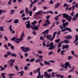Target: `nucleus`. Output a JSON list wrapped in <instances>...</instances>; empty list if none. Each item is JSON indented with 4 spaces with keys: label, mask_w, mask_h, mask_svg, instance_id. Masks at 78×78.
<instances>
[{
    "label": "nucleus",
    "mask_w": 78,
    "mask_h": 78,
    "mask_svg": "<svg viewBox=\"0 0 78 78\" xmlns=\"http://www.w3.org/2000/svg\"><path fill=\"white\" fill-rule=\"evenodd\" d=\"M50 12V11H48L46 12H42L41 11H39L38 12H36V13L34 14V17L36 19H38L39 17V15H41V14H48Z\"/></svg>",
    "instance_id": "f257e3e1"
},
{
    "label": "nucleus",
    "mask_w": 78,
    "mask_h": 78,
    "mask_svg": "<svg viewBox=\"0 0 78 78\" xmlns=\"http://www.w3.org/2000/svg\"><path fill=\"white\" fill-rule=\"evenodd\" d=\"M63 17H65V19H66L69 22H70L71 21V20H72V16H69V15L66 13H64L63 14Z\"/></svg>",
    "instance_id": "f03ea898"
},
{
    "label": "nucleus",
    "mask_w": 78,
    "mask_h": 78,
    "mask_svg": "<svg viewBox=\"0 0 78 78\" xmlns=\"http://www.w3.org/2000/svg\"><path fill=\"white\" fill-rule=\"evenodd\" d=\"M45 42H46V41H43V45L44 47H50L49 48H48L49 50H52V46H51V44H52V42H51L50 43V44H46L45 45Z\"/></svg>",
    "instance_id": "7ed1b4c3"
},
{
    "label": "nucleus",
    "mask_w": 78,
    "mask_h": 78,
    "mask_svg": "<svg viewBox=\"0 0 78 78\" xmlns=\"http://www.w3.org/2000/svg\"><path fill=\"white\" fill-rule=\"evenodd\" d=\"M24 36V32H23L21 34V37L20 38H16V41H15L16 43V44H19V41H22V38Z\"/></svg>",
    "instance_id": "20e7f679"
},
{
    "label": "nucleus",
    "mask_w": 78,
    "mask_h": 78,
    "mask_svg": "<svg viewBox=\"0 0 78 78\" xmlns=\"http://www.w3.org/2000/svg\"><path fill=\"white\" fill-rule=\"evenodd\" d=\"M40 70H41V68H38L36 70L38 72V76L37 78H42L44 76L43 74H42L41 76V74L40 72Z\"/></svg>",
    "instance_id": "39448f33"
},
{
    "label": "nucleus",
    "mask_w": 78,
    "mask_h": 78,
    "mask_svg": "<svg viewBox=\"0 0 78 78\" xmlns=\"http://www.w3.org/2000/svg\"><path fill=\"white\" fill-rule=\"evenodd\" d=\"M62 25L63 27H60V29H62V28H66V27H67V26L69 25V22H66V23H63Z\"/></svg>",
    "instance_id": "423d86ee"
},
{
    "label": "nucleus",
    "mask_w": 78,
    "mask_h": 78,
    "mask_svg": "<svg viewBox=\"0 0 78 78\" xmlns=\"http://www.w3.org/2000/svg\"><path fill=\"white\" fill-rule=\"evenodd\" d=\"M44 75L45 77H46V78H51V76L50 75V73L48 74V73H47V72H44Z\"/></svg>",
    "instance_id": "0eeeda50"
},
{
    "label": "nucleus",
    "mask_w": 78,
    "mask_h": 78,
    "mask_svg": "<svg viewBox=\"0 0 78 78\" xmlns=\"http://www.w3.org/2000/svg\"><path fill=\"white\" fill-rule=\"evenodd\" d=\"M56 34H57V31H56L53 33V36L51 39H49V41H51V42H53V39L55 37V36Z\"/></svg>",
    "instance_id": "6e6552de"
},
{
    "label": "nucleus",
    "mask_w": 78,
    "mask_h": 78,
    "mask_svg": "<svg viewBox=\"0 0 78 78\" xmlns=\"http://www.w3.org/2000/svg\"><path fill=\"white\" fill-rule=\"evenodd\" d=\"M65 66L67 68V69L68 67V66H69V69H70V68H71L70 64V63H69V62H66L65 63Z\"/></svg>",
    "instance_id": "1a4fd4ad"
},
{
    "label": "nucleus",
    "mask_w": 78,
    "mask_h": 78,
    "mask_svg": "<svg viewBox=\"0 0 78 78\" xmlns=\"http://www.w3.org/2000/svg\"><path fill=\"white\" fill-rule=\"evenodd\" d=\"M70 6L69 5H67V4L65 3L64 4L63 7L65 8L66 6V8L65 9L66 11H67V10H68L69 9V7Z\"/></svg>",
    "instance_id": "9d476101"
},
{
    "label": "nucleus",
    "mask_w": 78,
    "mask_h": 78,
    "mask_svg": "<svg viewBox=\"0 0 78 78\" xmlns=\"http://www.w3.org/2000/svg\"><path fill=\"white\" fill-rule=\"evenodd\" d=\"M12 27V25H10L9 27V30H10V33H11L12 31V34H15V31L13 30L12 31V29H11V28Z\"/></svg>",
    "instance_id": "9b49d317"
},
{
    "label": "nucleus",
    "mask_w": 78,
    "mask_h": 78,
    "mask_svg": "<svg viewBox=\"0 0 78 78\" xmlns=\"http://www.w3.org/2000/svg\"><path fill=\"white\" fill-rule=\"evenodd\" d=\"M60 5V2H57L55 6V9H56V8H58V7H59Z\"/></svg>",
    "instance_id": "f8f14e48"
},
{
    "label": "nucleus",
    "mask_w": 78,
    "mask_h": 78,
    "mask_svg": "<svg viewBox=\"0 0 78 78\" xmlns=\"http://www.w3.org/2000/svg\"><path fill=\"white\" fill-rule=\"evenodd\" d=\"M51 45L52 46V48H51L52 50H53V49H54L55 48H56V44H55L54 46V44L52 42V44H51Z\"/></svg>",
    "instance_id": "ddd939ff"
},
{
    "label": "nucleus",
    "mask_w": 78,
    "mask_h": 78,
    "mask_svg": "<svg viewBox=\"0 0 78 78\" xmlns=\"http://www.w3.org/2000/svg\"><path fill=\"white\" fill-rule=\"evenodd\" d=\"M69 46L68 44H66L65 45H63L62 50H64L65 48H69Z\"/></svg>",
    "instance_id": "4468645a"
},
{
    "label": "nucleus",
    "mask_w": 78,
    "mask_h": 78,
    "mask_svg": "<svg viewBox=\"0 0 78 78\" xmlns=\"http://www.w3.org/2000/svg\"><path fill=\"white\" fill-rule=\"evenodd\" d=\"M62 43H65V44H67L69 43V41L66 39L64 41H62Z\"/></svg>",
    "instance_id": "2eb2a0df"
},
{
    "label": "nucleus",
    "mask_w": 78,
    "mask_h": 78,
    "mask_svg": "<svg viewBox=\"0 0 78 78\" xmlns=\"http://www.w3.org/2000/svg\"><path fill=\"white\" fill-rule=\"evenodd\" d=\"M65 38H66L67 40H68V39H72V36H70V35H68V36L66 37Z\"/></svg>",
    "instance_id": "dca6fc26"
},
{
    "label": "nucleus",
    "mask_w": 78,
    "mask_h": 78,
    "mask_svg": "<svg viewBox=\"0 0 78 78\" xmlns=\"http://www.w3.org/2000/svg\"><path fill=\"white\" fill-rule=\"evenodd\" d=\"M75 40L74 42V44L76 43V41H78V35H76L75 36Z\"/></svg>",
    "instance_id": "f3484780"
},
{
    "label": "nucleus",
    "mask_w": 78,
    "mask_h": 78,
    "mask_svg": "<svg viewBox=\"0 0 78 78\" xmlns=\"http://www.w3.org/2000/svg\"><path fill=\"white\" fill-rule=\"evenodd\" d=\"M62 42V41H61L58 43V45H57L58 48H60V47L62 46V44H63V43Z\"/></svg>",
    "instance_id": "a211bd4d"
},
{
    "label": "nucleus",
    "mask_w": 78,
    "mask_h": 78,
    "mask_svg": "<svg viewBox=\"0 0 78 78\" xmlns=\"http://www.w3.org/2000/svg\"><path fill=\"white\" fill-rule=\"evenodd\" d=\"M24 73V71H21L19 72L17 74H20V73H21V74L20 75V76H23V73Z\"/></svg>",
    "instance_id": "6ab92c4d"
},
{
    "label": "nucleus",
    "mask_w": 78,
    "mask_h": 78,
    "mask_svg": "<svg viewBox=\"0 0 78 78\" xmlns=\"http://www.w3.org/2000/svg\"><path fill=\"white\" fill-rule=\"evenodd\" d=\"M61 15H62V14H60L58 15L57 16H55V21L58 20H59V18H58V17H59V16H61Z\"/></svg>",
    "instance_id": "aec40b11"
},
{
    "label": "nucleus",
    "mask_w": 78,
    "mask_h": 78,
    "mask_svg": "<svg viewBox=\"0 0 78 78\" xmlns=\"http://www.w3.org/2000/svg\"><path fill=\"white\" fill-rule=\"evenodd\" d=\"M45 23H47L48 25H49V24H50L51 23L49 21V20H48V19H47L46 20V21H45Z\"/></svg>",
    "instance_id": "412c9836"
},
{
    "label": "nucleus",
    "mask_w": 78,
    "mask_h": 78,
    "mask_svg": "<svg viewBox=\"0 0 78 78\" xmlns=\"http://www.w3.org/2000/svg\"><path fill=\"white\" fill-rule=\"evenodd\" d=\"M66 31H69V32L72 33V29H71V28H69V27H66Z\"/></svg>",
    "instance_id": "4be33fe9"
},
{
    "label": "nucleus",
    "mask_w": 78,
    "mask_h": 78,
    "mask_svg": "<svg viewBox=\"0 0 78 78\" xmlns=\"http://www.w3.org/2000/svg\"><path fill=\"white\" fill-rule=\"evenodd\" d=\"M19 21V20L16 19L14 20L13 22L14 23H18Z\"/></svg>",
    "instance_id": "5701e85b"
},
{
    "label": "nucleus",
    "mask_w": 78,
    "mask_h": 78,
    "mask_svg": "<svg viewBox=\"0 0 78 78\" xmlns=\"http://www.w3.org/2000/svg\"><path fill=\"white\" fill-rule=\"evenodd\" d=\"M44 63L45 64V65H49V66H50V63L46 61H44Z\"/></svg>",
    "instance_id": "b1692460"
},
{
    "label": "nucleus",
    "mask_w": 78,
    "mask_h": 78,
    "mask_svg": "<svg viewBox=\"0 0 78 78\" xmlns=\"http://www.w3.org/2000/svg\"><path fill=\"white\" fill-rule=\"evenodd\" d=\"M26 27L28 29L30 28L31 26H30V24H26Z\"/></svg>",
    "instance_id": "393cba45"
},
{
    "label": "nucleus",
    "mask_w": 78,
    "mask_h": 78,
    "mask_svg": "<svg viewBox=\"0 0 78 78\" xmlns=\"http://www.w3.org/2000/svg\"><path fill=\"white\" fill-rule=\"evenodd\" d=\"M25 11L26 13V14H28V12H29V11H28V8H26Z\"/></svg>",
    "instance_id": "a878e982"
},
{
    "label": "nucleus",
    "mask_w": 78,
    "mask_h": 78,
    "mask_svg": "<svg viewBox=\"0 0 78 78\" xmlns=\"http://www.w3.org/2000/svg\"><path fill=\"white\" fill-rule=\"evenodd\" d=\"M14 12H15V10H13V9L11 10L10 11L11 15L12 14H14Z\"/></svg>",
    "instance_id": "bb28decb"
},
{
    "label": "nucleus",
    "mask_w": 78,
    "mask_h": 78,
    "mask_svg": "<svg viewBox=\"0 0 78 78\" xmlns=\"http://www.w3.org/2000/svg\"><path fill=\"white\" fill-rule=\"evenodd\" d=\"M74 69H75V67H73L72 69H71L69 71V73H71V72H73V71L74 70Z\"/></svg>",
    "instance_id": "cd10ccee"
},
{
    "label": "nucleus",
    "mask_w": 78,
    "mask_h": 78,
    "mask_svg": "<svg viewBox=\"0 0 78 78\" xmlns=\"http://www.w3.org/2000/svg\"><path fill=\"white\" fill-rule=\"evenodd\" d=\"M11 56L12 57H14H14H17V55H16V54L13 53H12L11 54Z\"/></svg>",
    "instance_id": "c85d7f7f"
},
{
    "label": "nucleus",
    "mask_w": 78,
    "mask_h": 78,
    "mask_svg": "<svg viewBox=\"0 0 78 78\" xmlns=\"http://www.w3.org/2000/svg\"><path fill=\"white\" fill-rule=\"evenodd\" d=\"M11 40L12 41H15V42H16V37H13L11 39Z\"/></svg>",
    "instance_id": "c756f323"
},
{
    "label": "nucleus",
    "mask_w": 78,
    "mask_h": 78,
    "mask_svg": "<svg viewBox=\"0 0 78 78\" xmlns=\"http://www.w3.org/2000/svg\"><path fill=\"white\" fill-rule=\"evenodd\" d=\"M44 32L45 33V34H48V32H49V29H47L46 30H45Z\"/></svg>",
    "instance_id": "7c9ffc66"
},
{
    "label": "nucleus",
    "mask_w": 78,
    "mask_h": 78,
    "mask_svg": "<svg viewBox=\"0 0 78 78\" xmlns=\"http://www.w3.org/2000/svg\"><path fill=\"white\" fill-rule=\"evenodd\" d=\"M15 59H10L9 60V62H12L13 63H14V62H15Z\"/></svg>",
    "instance_id": "2f4dec72"
},
{
    "label": "nucleus",
    "mask_w": 78,
    "mask_h": 78,
    "mask_svg": "<svg viewBox=\"0 0 78 78\" xmlns=\"http://www.w3.org/2000/svg\"><path fill=\"white\" fill-rule=\"evenodd\" d=\"M39 25H38L37 26H35L34 27V29L35 30H37L38 29H39V27H39Z\"/></svg>",
    "instance_id": "473e14b6"
},
{
    "label": "nucleus",
    "mask_w": 78,
    "mask_h": 78,
    "mask_svg": "<svg viewBox=\"0 0 78 78\" xmlns=\"http://www.w3.org/2000/svg\"><path fill=\"white\" fill-rule=\"evenodd\" d=\"M62 29L61 30L62 32H65V31H66V28H65L64 29L62 28Z\"/></svg>",
    "instance_id": "72a5a7b5"
},
{
    "label": "nucleus",
    "mask_w": 78,
    "mask_h": 78,
    "mask_svg": "<svg viewBox=\"0 0 78 78\" xmlns=\"http://www.w3.org/2000/svg\"><path fill=\"white\" fill-rule=\"evenodd\" d=\"M35 60V58H34L32 59H30V60L29 61V62H33Z\"/></svg>",
    "instance_id": "f704fd0d"
},
{
    "label": "nucleus",
    "mask_w": 78,
    "mask_h": 78,
    "mask_svg": "<svg viewBox=\"0 0 78 78\" xmlns=\"http://www.w3.org/2000/svg\"><path fill=\"white\" fill-rule=\"evenodd\" d=\"M60 39H58V40H56L55 41L56 43H58V42H60Z\"/></svg>",
    "instance_id": "c9c22d12"
},
{
    "label": "nucleus",
    "mask_w": 78,
    "mask_h": 78,
    "mask_svg": "<svg viewBox=\"0 0 78 78\" xmlns=\"http://www.w3.org/2000/svg\"><path fill=\"white\" fill-rule=\"evenodd\" d=\"M36 23H37V21H36V20H35L32 23V24L34 25V24H36Z\"/></svg>",
    "instance_id": "e433bc0d"
},
{
    "label": "nucleus",
    "mask_w": 78,
    "mask_h": 78,
    "mask_svg": "<svg viewBox=\"0 0 78 78\" xmlns=\"http://www.w3.org/2000/svg\"><path fill=\"white\" fill-rule=\"evenodd\" d=\"M72 58H73V57L71 56H69L68 57V60H69V61H70V59H72Z\"/></svg>",
    "instance_id": "4c0bfd02"
},
{
    "label": "nucleus",
    "mask_w": 78,
    "mask_h": 78,
    "mask_svg": "<svg viewBox=\"0 0 78 78\" xmlns=\"http://www.w3.org/2000/svg\"><path fill=\"white\" fill-rule=\"evenodd\" d=\"M15 68L16 69V70H17L18 71H19V68H18V66H17V65L15 66Z\"/></svg>",
    "instance_id": "58836bf2"
},
{
    "label": "nucleus",
    "mask_w": 78,
    "mask_h": 78,
    "mask_svg": "<svg viewBox=\"0 0 78 78\" xmlns=\"http://www.w3.org/2000/svg\"><path fill=\"white\" fill-rule=\"evenodd\" d=\"M49 3L52 5V4H53V3H54V2H53V1L52 0H51L50 2H49Z\"/></svg>",
    "instance_id": "ea45409f"
},
{
    "label": "nucleus",
    "mask_w": 78,
    "mask_h": 78,
    "mask_svg": "<svg viewBox=\"0 0 78 78\" xmlns=\"http://www.w3.org/2000/svg\"><path fill=\"white\" fill-rule=\"evenodd\" d=\"M11 49L13 51H14V47L13 46H12V45H11Z\"/></svg>",
    "instance_id": "a19ab883"
},
{
    "label": "nucleus",
    "mask_w": 78,
    "mask_h": 78,
    "mask_svg": "<svg viewBox=\"0 0 78 78\" xmlns=\"http://www.w3.org/2000/svg\"><path fill=\"white\" fill-rule=\"evenodd\" d=\"M14 75H15V74H13L12 73H10V74H8V76H13Z\"/></svg>",
    "instance_id": "79ce46f5"
},
{
    "label": "nucleus",
    "mask_w": 78,
    "mask_h": 78,
    "mask_svg": "<svg viewBox=\"0 0 78 78\" xmlns=\"http://www.w3.org/2000/svg\"><path fill=\"white\" fill-rule=\"evenodd\" d=\"M74 17L76 19L78 18V12L75 15H74Z\"/></svg>",
    "instance_id": "37998d69"
},
{
    "label": "nucleus",
    "mask_w": 78,
    "mask_h": 78,
    "mask_svg": "<svg viewBox=\"0 0 78 78\" xmlns=\"http://www.w3.org/2000/svg\"><path fill=\"white\" fill-rule=\"evenodd\" d=\"M51 76L52 77H55V73H54V72L52 73Z\"/></svg>",
    "instance_id": "c03bdc74"
},
{
    "label": "nucleus",
    "mask_w": 78,
    "mask_h": 78,
    "mask_svg": "<svg viewBox=\"0 0 78 78\" xmlns=\"http://www.w3.org/2000/svg\"><path fill=\"white\" fill-rule=\"evenodd\" d=\"M25 50L27 51H30V48H29L28 47H26L25 48Z\"/></svg>",
    "instance_id": "a18cd8bd"
},
{
    "label": "nucleus",
    "mask_w": 78,
    "mask_h": 78,
    "mask_svg": "<svg viewBox=\"0 0 78 78\" xmlns=\"http://www.w3.org/2000/svg\"><path fill=\"white\" fill-rule=\"evenodd\" d=\"M33 13V11H31L29 12V16H32V14Z\"/></svg>",
    "instance_id": "49530a36"
},
{
    "label": "nucleus",
    "mask_w": 78,
    "mask_h": 78,
    "mask_svg": "<svg viewBox=\"0 0 78 78\" xmlns=\"http://www.w3.org/2000/svg\"><path fill=\"white\" fill-rule=\"evenodd\" d=\"M70 16H74V12L73 11L70 14Z\"/></svg>",
    "instance_id": "de8ad7c7"
},
{
    "label": "nucleus",
    "mask_w": 78,
    "mask_h": 78,
    "mask_svg": "<svg viewBox=\"0 0 78 78\" xmlns=\"http://www.w3.org/2000/svg\"><path fill=\"white\" fill-rule=\"evenodd\" d=\"M13 64L14 63H12V62H10L9 64L10 66L12 67H13Z\"/></svg>",
    "instance_id": "09e8293b"
},
{
    "label": "nucleus",
    "mask_w": 78,
    "mask_h": 78,
    "mask_svg": "<svg viewBox=\"0 0 78 78\" xmlns=\"http://www.w3.org/2000/svg\"><path fill=\"white\" fill-rule=\"evenodd\" d=\"M11 2H12V0H9V1L8 2V4L9 5H11Z\"/></svg>",
    "instance_id": "8fccbe9b"
},
{
    "label": "nucleus",
    "mask_w": 78,
    "mask_h": 78,
    "mask_svg": "<svg viewBox=\"0 0 78 78\" xmlns=\"http://www.w3.org/2000/svg\"><path fill=\"white\" fill-rule=\"evenodd\" d=\"M12 19L9 20V21L6 20V22H8V23H10V22H12Z\"/></svg>",
    "instance_id": "3c124183"
},
{
    "label": "nucleus",
    "mask_w": 78,
    "mask_h": 78,
    "mask_svg": "<svg viewBox=\"0 0 78 78\" xmlns=\"http://www.w3.org/2000/svg\"><path fill=\"white\" fill-rule=\"evenodd\" d=\"M61 66L62 67V68H64V69H67V68L66 67V66H65L64 65H61Z\"/></svg>",
    "instance_id": "603ef678"
},
{
    "label": "nucleus",
    "mask_w": 78,
    "mask_h": 78,
    "mask_svg": "<svg viewBox=\"0 0 78 78\" xmlns=\"http://www.w3.org/2000/svg\"><path fill=\"white\" fill-rule=\"evenodd\" d=\"M75 5H74L75 7H76V8H78V4H77L76 2V3Z\"/></svg>",
    "instance_id": "864d4df0"
},
{
    "label": "nucleus",
    "mask_w": 78,
    "mask_h": 78,
    "mask_svg": "<svg viewBox=\"0 0 78 78\" xmlns=\"http://www.w3.org/2000/svg\"><path fill=\"white\" fill-rule=\"evenodd\" d=\"M7 54H8V56L9 55H11V52H8V51L7 53Z\"/></svg>",
    "instance_id": "5fc2aeb1"
},
{
    "label": "nucleus",
    "mask_w": 78,
    "mask_h": 78,
    "mask_svg": "<svg viewBox=\"0 0 78 78\" xmlns=\"http://www.w3.org/2000/svg\"><path fill=\"white\" fill-rule=\"evenodd\" d=\"M32 32V33H33V34L34 35H36V33L35 31V30H34Z\"/></svg>",
    "instance_id": "6e6d98bb"
},
{
    "label": "nucleus",
    "mask_w": 78,
    "mask_h": 78,
    "mask_svg": "<svg viewBox=\"0 0 78 78\" xmlns=\"http://www.w3.org/2000/svg\"><path fill=\"white\" fill-rule=\"evenodd\" d=\"M33 5L32 4H30V9H32V8H33Z\"/></svg>",
    "instance_id": "4d7b16f0"
},
{
    "label": "nucleus",
    "mask_w": 78,
    "mask_h": 78,
    "mask_svg": "<svg viewBox=\"0 0 78 78\" xmlns=\"http://www.w3.org/2000/svg\"><path fill=\"white\" fill-rule=\"evenodd\" d=\"M39 63H40L41 66H44V64L42 63L40 61H39Z\"/></svg>",
    "instance_id": "13d9d810"
},
{
    "label": "nucleus",
    "mask_w": 78,
    "mask_h": 78,
    "mask_svg": "<svg viewBox=\"0 0 78 78\" xmlns=\"http://www.w3.org/2000/svg\"><path fill=\"white\" fill-rule=\"evenodd\" d=\"M64 52L63 50L62 51H61V55H64V54L63 53H64Z\"/></svg>",
    "instance_id": "bf43d9fd"
},
{
    "label": "nucleus",
    "mask_w": 78,
    "mask_h": 78,
    "mask_svg": "<svg viewBox=\"0 0 78 78\" xmlns=\"http://www.w3.org/2000/svg\"><path fill=\"white\" fill-rule=\"evenodd\" d=\"M25 12H24L21 15V17H25Z\"/></svg>",
    "instance_id": "052dcab7"
},
{
    "label": "nucleus",
    "mask_w": 78,
    "mask_h": 78,
    "mask_svg": "<svg viewBox=\"0 0 78 78\" xmlns=\"http://www.w3.org/2000/svg\"><path fill=\"white\" fill-rule=\"evenodd\" d=\"M21 49L23 50V51H24L23 50H24V49H25V47L22 46L21 47Z\"/></svg>",
    "instance_id": "680f3d73"
},
{
    "label": "nucleus",
    "mask_w": 78,
    "mask_h": 78,
    "mask_svg": "<svg viewBox=\"0 0 78 78\" xmlns=\"http://www.w3.org/2000/svg\"><path fill=\"white\" fill-rule=\"evenodd\" d=\"M52 70H53L52 69H49L47 70V72H51V71H52Z\"/></svg>",
    "instance_id": "e2e57ef3"
},
{
    "label": "nucleus",
    "mask_w": 78,
    "mask_h": 78,
    "mask_svg": "<svg viewBox=\"0 0 78 78\" xmlns=\"http://www.w3.org/2000/svg\"><path fill=\"white\" fill-rule=\"evenodd\" d=\"M48 55L50 56L51 54H53V51H51L49 52L48 53Z\"/></svg>",
    "instance_id": "0e129e2a"
},
{
    "label": "nucleus",
    "mask_w": 78,
    "mask_h": 78,
    "mask_svg": "<svg viewBox=\"0 0 78 78\" xmlns=\"http://www.w3.org/2000/svg\"><path fill=\"white\" fill-rule=\"evenodd\" d=\"M36 10V7H34V8H33V11H35Z\"/></svg>",
    "instance_id": "69168bd1"
},
{
    "label": "nucleus",
    "mask_w": 78,
    "mask_h": 78,
    "mask_svg": "<svg viewBox=\"0 0 78 78\" xmlns=\"http://www.w3.org/2000/svg\"><path fill=\"white\" fill-rule=\"evenodd\" d=\"M28 67L27 66H25L24 67V69H25V70H28Z\"/></svg>",
    "instance_id": "338daca9"
},
{
    "label": "nucleus",
    "mask_w": 78,
    "mask_h": 78,
    "mask_svg": "<svg viewBox=\"0 0 78 78\" xmlns=\"http://www.w3.org/2000/svg\"><path fill=\"white\" fill-rule=\"evenodd\" d=\"M58 50L57 51V53H59V52H60V51H61V49L60 48H58Z\"/></svg>",
    "instance_id": "774afa93"
}]
</instances>
